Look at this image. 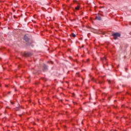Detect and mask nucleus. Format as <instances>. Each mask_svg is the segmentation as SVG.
Wrapping results in <instances>:
<instances>
[{
	"label": "nucleus",
	"instance_id": "obj_1",
	"mask_svg": "<svg viewBox=\"0 0 131 131\" xmlns=\"http://www.w3.org/2000/svg\"><path fill=\"white\" fill-rule=\"evenodd\" d=\"M120 33H115L112 34V36L114 37V39L116 40L117 39L118 37H120Z\"/></svg>",
	"mask_w": 131,
	"mask_h": 131
},
{
	"label": "nucleus",
	"instance_id": "obj_2",
	"mask_svg": "<svg viewBox=\"0 0 131 131\" xmlns=\"http://www.w3.org/2000/svg\"><path fill=\"white\" fill-rule=\"evenodd\" d=\"M24 40H25V41H27V42L28 41H29V37H28V36H27V35H25L24 37Z\"/></svg>",
	"mask_w": 131,
	"mask_h": 131
},
{
	"label": "nucleus",
	"instance_id": "obj_3",
	"mask_svg": "<svg viewBox=\"0 0 131 131\" xmlns=\"http://www.w3.org/2000/svg\"><path fill=\"white\" fill-rule=\"evenodd\" d=\"M43 71L46 72V71H48V66L44 64L43 66Z\"/></svg>",
	"mask_w": 131,
	"mask_h": 131
},
{
	"label": "nucleus",
	"instance_id": "obj_4",
	"mask_svg": "<svg viewBox=\"0 0 131 131\" xmlns=\"http://www.w3.org/2000/svg\"><path fill=\"white\" fill-rule=\"evenodd\" d=\"M31 55H32V54L30 53H24L25 57H30V56H31Z\"/></svg>",
	"mask_w": 131,
	"mask_h": 131
},
{
	"label": "nucleus",
	"instance_id": "obj_5",
	"mask_svg": "<svg viewBox=\"0 0 131 131\" xmlns=\"http://www.w3.org/2000/svg\"><path fill=\"white\" fill-rule=\"evenodd\" d=\"M102 61H103V62H106V57H104L103 58H101Z\"/></svg>",
	"mask_w": 131,
	"mask_h": 131
},
{
	"label": "nucleus",
	"instance_id": "obj_6",
	"mask_svg": "<svg viewBox=\"0 0 131 131\" xmlns=\"http://www.w3.org/2000/svg\"><path fill=\"white\" fill-rule=\"evenodd\" d=\"M73 3H74L75 4H77V5H79V3L77 2V0H74Z\"/></svg>",
	"mask_w": 131,
	"mask_h": 131
},
{
	"label": "nucleus",
	"instance_id": "obj_7",
	"mask_svg": "<svg viewBox=\"0 0 131 131\" xmlns=\"http://www.w3.org/2000/svg\"><path fill=\"white\" fill-rule=\"evenodd\" d=\"M96 18L97 19V20L101 21V17H100V16H96Z\"/></svg>",
	"mask_w": 131,
	"mask_h": 131
},
{
	"label": "nucleus",
	"instance_id": "obj_8",
	"mask_svg": "<svg viewBox=\"0 0 131 131\" xmlns=\"http://www.w3.org/2000/svg\"><path fill=\"white\" fill-rule=\"evenodd\" d=\"M80 8V6H77L76 7H75V10H79Z\"/></svg>",
	"mask_w": 131,
	"mask_h": 131
},
{
	"label": "nucleus",
	"instance_id": "obj_9",
	"mask_svg": "<svg viewBox=\"0 0 131 131\" xmlns=\"http://www.w3.org/2000/svg\"><path fill=\"white\" fill-rule=\"evenodd\" d=\"M72 36L73 37H76V35H75V34H74L73 33H72Z\"/></svg>",
	"mask_w": 131,
	"mask_h": 131
},
{
	"label": "nucleus",
	"instance_id": "obj_10",
	"mask_svg": "<svg viewBox=\"0 0 131 131\" xmlns=\"http://www.w3.org/2000/svg\"><path fill=\"white\" fill-rule=\"evenodd\" d=\"M16 111H19V107H16Z\"/></svg>",
	"mask_w": 131,
	"mask_h": 131
},
{
	"label": "nucleus",
	"instance_id": "obj_11",
	"mask_svg": "<svg viewBox=\"0 0 131 131\" xmlns=\"http://www.w3.org/2000/svg\"><path fill=\"white\" fill-rule=\"evenodd\" d=\"M10 93H11V92H9L8 93V94H10Z\"/></svg>",
	"mask_w": 131,
	"mask_h": 131
},
{
	"label": "nucleus",
	"instance_id": "obj_12",
	"mask_svg": "<svg viewBox=\"0 0 131 131\" xmlns=\"http://www.w3.org/2000/svg\"><path fill=\"white\" fill-rule=\"evenodd\" d=\"M11 104H14V103H13V102H11Z\"/></svg>",
	"mask_w": 131,
	"mask_h": 131
},
{
	"label": "nucleus",
	"instance_id": "obj_13",
	"mask_svg": "<svg viewBox=\"0 0 131 131\" xmlns=\"http://www.w3.org/2000/svg\"><path fill=\"white\" fill-rule=\"evenodd\" d=\"M87 61H89V59H87Z\"/></svg>",
	"mask_w": 131,
	"mask_h": 131
},
{
	"label": "nucleus",
	"instance_id": "obj_14",
	"mask_svg": "<svg viewBox=\"0 0 131 131\" xmlns=\"http://www.w3.org/2000/svg\"><path fill=\"white\" fill-rule=\"evenodd\" d=\"M19 116H21V115H20Z\"/></svg>",
	"mask_w": 131,
	"mask_h": 131
}]
</instances>
